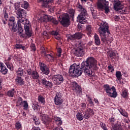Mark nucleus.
I'll list each match as a JSON object with an SVG mask.
<instances>
[{"instance_id":"f257e3e1","label":"nucleus","mask_w":130,"mask_h":130,"mask_svg":"<svg viewBox=\"0 0 130 130\" xmlns=\"http://www.w3.org/2000/svg\"><path fill=\"white\" fill-rule=\"evenodd\" d=\"M99 69L97 67V60L93 57H88L86 61L82 62L81 68L76 63L71 65L69 73L70 75H73L75 78H78L83 74V71L85 76L92 78L95 75L93 71H98Z\"/></svg>"},{"instance_id":"f03ea898","label":"nucleus","mask_w":130,"mask_h":130,"mask_svg":"<svg viewBox=\"0 0 130 130\" xmlns=\"http://www.w3.org/2000/svg\"><path fill=\"white\" fill-rule=\"evenodd\" d=\"M15 13L17 15V18L18 20L17 21V25L16 24V30L15 31H12L13 33H15L18 31L19 37H21V35H24V33L23 32L24 31V29L22 27V24H21V20L22 19L25 17L26 12L25 10L21 9V7L19 6V5L16 4L15 5Z\"/></svg>"},{"instance_id":"7ed1b4c3","label":"nucleus","mask_w":130,"mask_h":130,"mask_svg":"<svg viewBox=\"0 0 130 130\" xmlns=\"http://www.w3.org/2000/svg\"><path fill=\"white\" fill-rule=\"evenodd\" d=\"M99 32L103 43H105L106 41H108L107 37H108L109 34H110L108 23L106 22L101 23L100 27L99 28Z\"/></svg>"},{"instance_id":"20e7f679","label":"nucleus","mask_w":130,"mask_h":130,"mask_svg":"<svg viewBox=\"0 0 130 130\" xmlns=\"http://www.w3.org/2000/svg\"><path fill=\"white\" fill-rule=\"evenodd\" d=\"M77 8L79 12H80V14L77 17V21L80 24H86L87 23V19H86V15L87 14V10L81 4L77 5Z\"/></svg>"},{"instance_id":"39448f33","label":"nucleus","mask_w":130,"mask_h":130,"mask_svg":"<svg viewBox=\"0 0 130 130\" xmlns=\"http://www.w3.org/2000/svg\"><path fill=\"white\" fill-rule=\"evenodd\" d=\"M76 49H75V54L79 57L83 56L85 54L84 52V44L83 42L79 41L76 44Z\"/></svg>"},{"instance_id":"423d86ee","label":"nucleus","mask_w":130,"mask_h":130,"mask_svg":"<svg viewBox=\"0 0 130 130\" xmlns=\"http://www.w3.org/2000/svg\"><path fill=\"white\" fill-rule=\"evenodd\" d=\"M31 28L30 24H24V29L25 32L24 35L20 36V38H23V39H28L32 36V30H30Z\"/></svg>"},{"instance_id":"0eeeda50","label":"nucleus","mask_w":130,"mask_h":130,"mask_svg":"<svg viewBox=\"0 0 130 130\" xmlns=\"http://www.w3.org/2000/svg\"><path fill=\"white\" fill-rule=\"evenodd\" d=\"M52 80L53 81V83L54 84V85H56V86L60 85V84L64 82V78L62 75L60 74H57L54 75L52 77Z\"/></svg>"},{"instance_id":"6e6552de","label":"nucleus","mask_w":130,"mask_h":130,"mask_svg":"<svg viewBox=\"0 0 130 130\" xmlns=\"http://www.w3.org/2000/svg\"><path fill=\"white\" fill-rule=\"evenodd\" d=\"M71 88L73 91L76 93L77 96L80 95V94H82L83 92L82 87H81V86H80L76 81L71 82Z\"/></svg>"},{"instance_id":"1a4fd4ad","label":"nucleus","mask_w":130,"mask_h":130,"mask_svg":"<svg viewBox=\"0 0 130 130\" xmlns=\"http://www.w3.org/2000/svg\"><path fill=\"white\" fill-rule=\"evenodd\" d=\"M40 116L41 117V120L43 124L46 126H48L50 123L52 121V119L49 117L48 115L43 114L42 113H40Z\"/></svg>"},{"instance_id":"9d476101","label":"nucleus","mask_w":130,"mask_h":130,"mask_svg":"<svg viewBox=\"0 0 130 130\" xmlns=\"http://www.w3.org/2000/svg\"><path fill=\"white\" fill-rule=\"evenodd\" d=\"M8 26L11 32L16 31V30H17V23H16V21H15V17H10V18L9 19Z\"/></svg>"},{"instance_id":"9b49d317","label":"nucleus","mask_w":130,"mask_h":130,"mask_svg":"<svg viewBox=\"0 0 130 130\" xmlns=\"http://www.w3.org/2000/svg\"><path fill=\"white\" fill-rule=\"evenodd\" d=\"M39 66L40 70L42 72V74L43 75H45V76H48L50 73L48 66H47L46 64L41 62L39 63Z\"/></svg>"},{"instance_id":"f8f14e48","label":"nucleus","mask_w":130,"mask_h":130,"mask_svg":"<svg viewBox=\"0 0 130 130\" xmlns=\"http://www.w3.org/2000/svg\"><path fill=\"white\" fill-rule=\"evenodd\" d=\"M60 23L63 27H68L71 25V21L70 20V15L68 14H64L62 17Z\"/></svg>"},{"instance_id":"ddd939ff","label":"nucleus","mask_w":130,"mask_h":130,"mask_svg":"<svg viewBox=\"0 0 130 130\" xmlns=\"http://www.w3.org/2000/svg\"><path fill=\"white\" fill-rule=\"evenodd\" d=\"M82 38L83 34L81 32H76L73 35H70L67 37V39L69 41H70V40L71 41H75L76 39H78V40H79V39H82Z\"/></svg>"},{"instance_id":"4468645a","label":"nucleus","mask_w":130,"mask_h":130,"mask_svg":"<svg viewBox=\"0 0 130 130\" xmlns=\"http://www.w3.org/2000/svg\"><path fill=\"white\" fill-rule=\"evenodd\" d=\"M108 3L106 0H99L96 3V7L99 11H104V8Z\"/></svg>"},{"instance_id":"2eb2a0df","label":"nucleus","mask_w":130,"mask_h":130,"mask_svg":"<svg viewBox=\"0 0 130 130\" xmlns=\"http://www.w3.org/2000/svg\"><path fill=\"white\" fill-rule=\"evenodd\" d=\"M41 82L43 86L47 88H49L51 89L53 87V83L51 81H48L46 80V78H43L41 80Z\"/></svg>"},{"instance_id":"dca6fc26","label":"nucleus","mask_w":130,"mask_h":130,"mask_svg":"<svg viewBox=\"0 0 130 130\" xmlns=\"http://www.w3.org/2000/svg\"><path fill=\"white\" fill-rule=\"evenodd\" d=\"M114 10L115 11H118L120 10H121L122 8V5L121 4V2L119 0H114L113 2Z\"/></svg>"},{"instance_id":"f3484780","label":"nucleus","mask_w":130,"mask_h":130,"mask_svg":"<svg viewBox=\"0 0 130 130\" xmlns=\"http://www.w3.org/2000/svg\"><path fill=\"white\" fill-rule=\"evenodd\" d=\"M108 56L110 57L111 59H115V58H117L118 57V53L116 51L109 50L108 52Z\"/></svg>"},{"instance_id":"a211bd4d","label":"nucleus","mask_w":130,"mask_h":130,"mask_svg":"<svg viewBox=\"0 0 130 130\" xmlns=\"http://www.w3.org/2000/svg\"><path fill=\"white\" fill-rule=\"evenodd\" d=\"M37 2L42 4L43 8H47L49 4H52L53 0H37Z\"/></svg>"},{"instance_id":"6ab92c4d","label":"nucleus","mask_w":130,"mask_h":130,"mask_svg":"<svg viewBox=\"0 0 130 130\" xmlns=\"http://www.w3.org/2000/svg\"><path fill=\"white\" fill-rule=\"evenodd\" d=\"M45 57L47 61L53 62L55 60V57L52 53L47 54L45 53Z\"/></svg>"},{"instance_id":"aec40b11","label":"nucleus","mask_w":130,"mask_h":130,"mask_svg":"<svg viewBox=\"0 0 130 130\" xmlns=\"http://www.w3.org/2000/svg\"><path fill=\"white\" fill-rule=\"evenodd\" d=\"M0 72L3 75H7L8 74V69L5 66V64L2 62L0 63Z\"/></svg>"},{"instance_id":"412c9836","label":"nucleus","mask_w":130,"mask_h":130,"mask_svg":"<svg viewBox=\"0 0 130 130\" xmlns=\"http://www.w3.org/2000/svg\"><path fill=\"white\" fill-rule=\"evenodd\" d=\"M54 101L55 105H61V104H62V103L63 102V100H62L61 98L55 96L54 98Z\"/></svg>"},{"instance_id":"4be33fe9","label":"nucleus","mask_w":130,"mask_h":130,"mask_svg":"<svg viewBox=\"0 0 130 130\" xmlns=\"http://www.w3.org/2000/svg\"><path fill=\"white\" fill-rule=\"evenodd\" d=\"M47 18L48 19V21L51 23H52V24L54 25H57V24H58V21H57L54 17L47 16Z\"/></svg>"},{"instance_id":"5701e85b","label":"nucleus","mask_w":130,"mask_h":130,"mask_svg":"<svg viewBox=\"0 0 130 130\" xmlns=\"http://www.w3.org/2000/svg\"><path fill=\"white\" fill-rule=\"evenodd\" d=\"M116 77L117 78V80L119 81L120 84L122 85V84H123V82H121V78H122V75L121 74V72L118 71H116Z\"/></svg>"},{"instance_id":"b1692460","label":"nucleus","mask_w":130,"mask_h":130,"mask_svg":"<svg viewBox=\"0 0 130 130\" xmlns=\"http://www.w3.org/2000/svg\"><path fill=\"white\" fill-rule=\"evenodd\" d=\"M50 34L53 36H55V38L57 40H59V39H60V36L59 35V34H58V31L56 30H52L50 32Z\"/></svg>"},{"instance_id":"393cba45","label":"nucleus","mask_w":130,"mask_h":130,"mask_svg":"<svg viewBox=\"0 0 130 130\" xmlns=\"http://www.w3.org/2000/svg\"><path fill=\"white\" fill-rule=\"evenodd\" d=\"M15 82H16V84H18L20 86H23V85L25 84V81H24V79H23L22 77H16Z\"/></svg>"},{"instance_id":"a878e982","label":"nucleus","mask_w":130,"mask_h":130,"mask_svg":"<svg viewBox=\"0 0 130 130\" xmlns=\"http://www.w3.org/2000/svg\"><path fill=\"white\" fill-rule=\"evenodd\" d=\"M38 101L40 104L44 105L45 104V98L42 95H40L38 97Z\"/></svg>"},{"instance_id":"bb28decb","label":"nucleus","mask_w":130,"mask_h":130,"mask_svg":"<svg viewBox=\"0 0 130 130\" xmlns=\"http://www.w3.org/2000/svg\"><path fill=\"white\" fill-rule=\"evenodd\" d=\"M15 92L16 90H15L14 88H13L12 89L8 91L6 93V95L8 96V97L13 98V97H14V95H15Z\"/></svg>"},{"instance_id":"cd10ccee","label":"nucleus","mask_w":130,"mask_h":130,"mask_svg":"<svg viewBox=\"0 0 130 130\" xmlns=\"http://www.w3.org/2000/svg\"><path fill=\"white\" fill-rule=\"evenodd\" d=\"M17 77H21L24 76V72L23 69L21 68H18V70L16 71Z\"/></svg>"},{"instance_id":"c85d7f7f","label":"nucleus","mask_w":130,"mask_h":130,"mask_svg":"<svg viewBox=\"0 0 130 130\" xmlns=\"http://www.w3.org/2000/svg\"><path fill=\"white\" fill-rule=\"evenodd\" d=\"M32 119L33 122L36 125H39V124H40V120L39 119V118L38 117L35 115H33Z\"/></svg>"},{"instance_id":"c756f323","label":"nucleus","mask_w":130,"mask_h":130,"mask_svg":"<svg viewBox=\"0 0 130 130\" xmlns=\"http://www.w3.org/2000/svg\"><path fill=\"white\" fill-rule=\"evenodd\" d=\"M31 78L33 80H38L39 78V73L36 71L33 70L32 73H31Z\"/></svg>"},{"instance_id":"7c9ffc66","label":"nucleus","mask_w":130,"mask_h":130,"mask_svg":"<svg viewBox=\"0 0 130 130\" xmlns=\"http://www.w3.org/2000/svg\"><path fill=\"white\" fill-rule=\"evenodd\" d=\"M94 43L95 45L99 46V45L101 44V42L100 41V39L99 38V36H98L97 34H95L94 35Z\"/></svg>"},{"instance_id":"2f4dec72","label":"nucleus","mask_w":130,"mask_h":130,"mask_svg":"<svg viewBox=\"0 0 130 130\" xmlns=\"http://www.w3.org/2000/svg\"><path fill=\"white\" fill-rule=\"evenodd\" d=\"M108 95L112 98H116V97H117L116 89L113 88L112 92H110V94H109Z\"/></svg>"},{"instance_id":"473e14b6","label":"nucleus","mask_w":130,"mask_h":130,"mask_svg":"<svg viewBox=\"0 0 130 130\" xmlns=\"http://www.w3.org/2000/svg\"><path fill=\"white\" fill-rule=\"evenodd\" d=\"M8 69H9L11 71H14V66L13 65V63L11 62H6L5 63Z\"/></svg>"},{"instance_id":"72a5a7b5","label":"nucleus","mask_w":130,"mask_h":130,"mask_svg":"<svg viewBox=\"0 0 130 130\" xmlns=\"http://www.w3.org/2000/svg\"><path fill=\"white\" fill-rule=\"evenodd\" d=\"M76 117L78 120H79V121H82V120L84 119V115L80 112H78L76 115Z\"/></svg>"},{"instance_id":"f704fd0d","label":"nucleus","mask_w":130,"mask_h":130,"mask_svg":"<svg viewBox=\"0 0 130 130\" xmlns=\"http://www.w3.org/2000/svg\"><path fill=\"white\" fill-rule=\"evenodd\" d=\"M15 127L17 130L22 129V123H21V122L19 121L17 122L15 124Z\"/></svg>"},{"instance_id":"c9c22d12","label":"nucleus","mask_w":130,"mask_h":130,"mask_svg":"<svg viewBox=\"0 0 130 130\" xmlns=\"http://www.w3.org/2000/svg\"><path fill=\"white\" fill-rule=\"evenodd\" d=\"M86 97H87V101L88 102V104H89L90 106H94V102L92 100V98H91V97L88 95H86Z\"/></svg>"},{"instance_id":"e433bc0d","label":"nucleus","mask_w":130,"mask_h":130,"mask_svg":"<svg viewBox=\"0 0 130 130\" xmlns=\"http://www.w3.org/2000/svg\"><path fill=\"white\" fill-rule=\"evenodd\" d=\"M90 10L93 18H96L97 14L96 13V10H95V8L93 7H90Z\"/></svg>"},{"instance_id":"4c0bfd02","label":"nucleus","mask_w":130,"mask_h":130,"mask_svg":"<svg viewBox=\"0 0 130 130\" xmlns=\"http://www.w3.org/2000/svg\"><path fill=\"white\" fill-rule=\"evenodd\" d=\"M87 112L88 113V114H89V116H94V115L95 114V112L93 110V109L89 108L86 110Z\"/></svg>"},{"instance_id":"58836bf2","label":"nucleus","mask_w":130,"mask_h":130,"mask_svg":"<svg viewBox=\"0 0 130 130\" xmlns=\"http://www.w3.org/2000/svg\"><path fill=\"white\" fill-rule=\"evenodd\" d=\"M23 110H28V108H29V105L28 104V102H27V101H23Z\"/></svg>"},{"instance_id":"ea45409f","label":"nucleus","mask_w":130,"mask_h":130,"mask_svg":"<svg viewBox=\"0 0 130 130\" xmlns=\"http://www.w3.org/2000/svg\"><path fill=\"white\" fill-rule=\"evenodd\" d=\"M32 108L35 111H38L40 109V106L37 104H34Z\"/></svg>"},{"instance_id":"a19ab883","label":"nucleus","mask_w":130,"mask_h":130,"mask_svg":"<svg viewBox=\"0 0 130 130\" xmlns=\"http://www.w3.org/2000/svg\"><path fill=\"white\" fill-rule=\"evenodd\" d=\"M15 48L16 49H22V50H25V47L21 44H17L15 45Z\"/></svg>"},{"instance_id":"79ce46f5","label":"nucleus","mask_w":130,"mask_h":130,"mask_svg":"<svg viewBox=\"0 0 130 130\" xmlns=\"http://www.w3.org/2000/svg\"><path fill=\"white\" fill-rule=\"evenodd\" d=\"M108 5H109V2L107 3L105 7L104 8L105 14H108V13H109V12L110 11V10H109V6H108Z\"/></svg>"},{"instance_id":"37998d69","label":"nucleus","mask_w":130,"mask_h":130,"mask_svg":"<svg viewBox=\"0 0 130 130\" xmlns=\"http://www.w3.org/2000/svg\"><path fill=\"white\" fill-rule=\"evenodd\" d=\"M122 96L123 97V98H127V96H128L127 90L124 89L122 91Z\"/></svg>"},{"instance_id":"c03bdc74","label":"nucleus","mask_w":130,"mask_h":130,"mask_svg":"<svg viewBox=\"0 0 130 130\" xmlns=\"http://www.w3.org/2000/svg\"><path fill=\"white\" fill-rule=\"evenodd\" d=\"M104 88L106 93H109V91H110V86L108 84H105L104 85Z\"/></svg>"},{"instance_id":"a18cd8bd","label":"nucleus","mask_w":130,"mask_h":130,"mask_svg":"<svg viewBox=\"0 0 130 130\" xmlns=\"http://www.w3.org/2000/svg\"><path fill=\"white\" fill-rule=\"evenodd\" d=\"M22 8L27 10L29 7V3L26 1H24L23 4L21 5Z\"/></svg>"},{"instance_id":"49530a36","label":"nucleus","mask_w":130,"mask_h":130,"mask_svg":"<svg viewBox=\"0 0 130 130\" xmlns=\"http://www.w3.org/2000/svg\"><path fill=\"white\" fill-rule=\"evenodd\" d=\"M86 31L87 34H88V35H90V34L92 33V27H91V25H88L86 27Z\"/></svg>"},{"instance_id":"de8ad7c7","label":"nucleus","mask_w":130,"mask_h":130,"mask_svg":"<svg viewBox=\"0 0 130 130\" xmlns=\"http://www.w3.org/2000/svg\"><path fill=\"white\" fill-rule=\"evenodd\" d=\"M83 117L85 118V119H89L90 118V116H91L89 114V113L87 112V110L85 112L83 113Z\"/></svg>"},{"instance_id":"09e8293b","label":"nucleus","mask_w":130,"mask_h":130,"mask_svg":"<svg viewBox=\"0 0 130 130\" xmlns=\"http://www.w3.org/2000/svg\"><path fill=\"white\" fill-rule=\"evenodd\" d=\"M69 14H70V16L74 19V17H75V10L73 9H69Z\"/></svg>"},{"instance_id":"8fccbe9b","label":"nucleus","mask_w":130,"mask_h":130,"mask_svg":"<svg viewBox=\"0 0 130 130\" xmlns=\"http://www.w3.org/2000/svg\"><path fill=\"white\" fill-rule=\"evenodd\" d=\"M30 47L31 51H34V52L36 51V46L35 45V44L31 43L30 44Z\"/></svg>"},{"instance_id":"3c124183","label":"nucleus","mask_w":130,"mask_h":130,"mask_svg":"<svg viewBox=\"0 0 130 130\" xmlns=\"http://www.w3.org/2000/svg\"><path fill=\"white\" fill-rule=\"evenodd\" d=\"M61 48H58L57 49V52L58 53V57H60V56H61Z\"/></svg>"},{"instance_id":"603ef678","label":"nucleus","mask_w":130,"mask_h":130,"mask_svg":"<svg viewBox=\"0 0 130 130\" xmlns=\"http://www.w3.org/2000/svg\"><path fill=\"white\" fill-rule=\"evenodd\" d=\"M80 106H81V107H82V109L85 110V109H86V108L87 107V105L85 103H82L80 104Z\"/></svg>"},{"instance_id":"864d4df0","label":"nucleus","mask_w":130,"mask_h":130,"mask_svg":"<svg viewBox=\"0 0 130 130\" xmlns=\"http://www.w3.org/2000/svg\"><path fill=\"white\" fill-rule=\"evenodd\" d=\"M100 124V125H101V127L103 128V129L105 130L107 129V127H106V124L103 123V122H101Z\"/></svg>"},{"instance_id":"5fc2aeb1","label":"nucleus","mask_w":130,"mask_h":130,"mask_svg":"<svg viewBox=\"0 0 130 130\" xmlns=\"http://www.w3.org/2000/svg\"><path fill=\"white\" fill-rule=\"evenodd\" d=\"M55 97H59V98H61V97H62V93L61 92H57Z\"/></svg>"},{"instance_id":"6e6d98bb","label":"nucleus","mask_w":130,"mask_h":130,"mask_svg":"<svg viewBox=\"0 0 130 130\" xmlns=\"http://www.w3.org/2000/svg\"><path fill=\"white\" fill-rule=\"evenodd\" d=\"M26 72L27 73V75H28V76H31L32 75V74L33 73V70H31V69H27L26 70Z\"/></svg>"},{"instance_id":"4d7b16f0","label":"nucleus","mask_w":130,"mask_h":130,"mask_svg":"<svg viewBox=\"0 0 130 130\" xmlns=\"http://www.w3.org/2000/svg\"><path fill=\"white\" fill-rule=\"evenodd\" d=\"M53 119L54 120H55L56 122H57V121L61 120L60 117H58L57 116H54Z\"/></svg>"},{"instance_id":"13d9d810","label":"nucleus","mask_w":130,"mask_h":130,"mask_svg":"<svg viewBox=\"0 0 130 130\" xmlns=\"http://www.w3.org/2000/svg\"><path fill=\"white\" fill-rule=\"evenodd\" d=\"M23 104V102H17L16 106H22Z\"/></svg>"},{"instance_id":"bf43d9fd","label":"nucleus","mask_w":130,"mask_h":130,"mask_svg":"<svg viewBox=\"0 0 130 130\" xmlns=\"http://www.w3.org/2000/svg\"><path fill=\"white\" fill-rule=\"evenodd\" d=\"M121 114L123 116H124V117H128V115L127 114V112H126L124 111Z\"/></svg>"},{"instance_id":"052dcab7","label":"nucleus","mask_w":130,"mask_h":130,"mask_svg":"<svg viewBox=\"0 0 130 130\" xmlns=\"http://www.w3.org/2000/svg\"><path fill=\"white\" fill-rule=\"evenodd\" d=\"M56 123L57 125H61V124H62V121L61 120H60L59 121L56 122Z\"/></svg>"},{"instance_id":"680f3d73","label":"nucleus","mask_w":130,"mask_h":130,"mask_svg":"<svg viewBox=\"0 0 130 130\" xmlns=\"http://www.w3.org/2000/svg\"><path fill=\"white\" fill-rule=\"evenodd\" d=\"M41 53H44V55H45V53H46V52H45V49L44 48V47H42L41 48Z\"/></svg>"},{"instance_id":"e2e57ef3","label":"nucleus","mask_w":130,"mask_h":130,"mask_svg":"<svg viewBox=\"0 0 130 130\" xmlns=\"http://www.w3.org/2000/svg\"><path fill=\"white\" fill-rule=\"evenodd\" d=\"M4 18H5V20H6V21H8V18H9V15H8V14L7 13H5L4 14Z\"/></svg>"},{"instance_id":"0e129e2a","label":"nucleus","mask_w":130,"mask_h":130,"mask_svg":"<svg viewBox=\"0 0 130 130\" xmlns=\"http://www.w3.org/2000/svg\"><path fill=\"white\" fill-rule=\"evenodd\" d=\"M42 34L43 36H45V37H47L48 36V33H47V31H44Z\"/></svg>"},{"instance_id":"69168bd1","label":"nucleus","mask_w":130,"mask_h":130,"mask_svg":"<svg viewBox=\"0 0 130 130\" xmlns=\"http://www.w3.org/2000/svg\"><path fill=\"white\" fill-rule=\"evenodd\" d=\"M54 130H64L63 128L60 126L56 127Z\"/></svg>"},{"instance_id":"338daca9","label":"nucleus","mask_w":130,"mask_h":130,"mask_svg":"<svg viewBox=\"0 0 130 130\" xmlns=\"http://www.w3.org/2000/svg\"><path fill=\"white\" fill-rule=\"evenodd\" d=\"M114 20L116 21H119V16H115L114 17Z\"/></svg>"},{"instance_id":"774afa93","label":"nucleus","mask_w":130,"mask_h":130,"mask_svg":"<svg viewBox=\"0 0 130 130\" xmlns=\"http://www.w3.org/2000/svg\"><path fill=\"white\" fill-rule=\"evenodd\" d=\"M32 130H41V129L40 128V127H36V126H34Z\"/></svg>"}]
</instances>
